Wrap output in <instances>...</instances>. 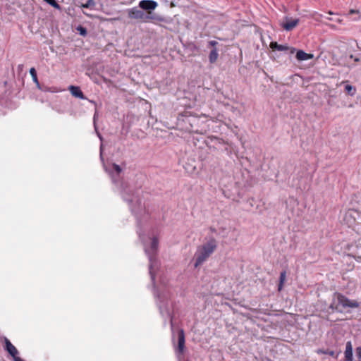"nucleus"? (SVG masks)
<instances>
[{
  "label": "nucleus",
  "instance_id": "f257e3e1",
  "mask_svg": "<svg viewBox=\"0 0 361 361\" xmlns=\"http://www.w3.org/2000/svg\"><path fill=\"white\" fill-rule=\"evenodd\" d=\"M216 247L217 242L213 238L200 245L195 254V267H197L203 264L214 253Z\"/></svg>",
  "mask_w": 361,
  "mask_h": 361
},
{
  "label": "nucleus",
  "instance_id": "f03ea898",
  "mask_svg": "<svg viewBox=\"0 0 361 361\" xmlns=\"http://www.w3.org/2000/svg\"><path fill=\"white\" fill-rule=\"evenodd\" d=\"M359 304L355 300H350L348 298L344 296L341 293H335L334 295V298L331 304L330 305V308L333 310H336L338 311H341L340 307L346 308L351 307L355 308L357 307Z\"/></svg>",
  "mask_w": 361,
  "mask_h": 361
},
{
  "label": "nucleus",
  "instance_id": "7ed1b4c3",
  "mask_svg": "<svg viewBox=\"0 0 361 361\" xmlns=\"http://www.w3.org/2000/svg\"><path fill=\"white\" fill-rule=\"evenodd\" d=\"M171 330H172V340L173 342H176L175 350L176 356L178 360H180V329L178 325H176L174 317L171 319Z\"/></svg>",
  "mask_w": 361,
  "mask_h": 361
},
{
  "label": "nucleus",
  "instance_id": "20e7f679",
  "mask_svg": "<svg viewBox=\"0 0 361 361\" xmlns=\"http://www.w3.org/2000/svg\"><path fill=\"white\" fill-rule=\"evenodd\" d=\"M128 17L131 19L140 20L142 21H146L149 18L144 11L138 9L137 7L132 8L128 11Z\"/></svg>",
  "mask_w": 361,
  "mask_h": 361
},
{
  "label": "nucleus",
  "instance_id": "39448f33",
  "mask_svg": "<svg viewBox=\"0 0 361 361\" xmlns=\"http://www.w3.org/2000/svg\"><path fill=\"white\" fill-rule=\"evenodd\" d=\"M300 20L298 18H293L286 17L280 25L286 31H290L298 26Z\"/></svg>",
  "mask_w": 361,
  "mask_h": 361
},
{
  "label": "nucleus",
  "instance_id": "423d86ee",
  "mask_svg": "<svg viewBox=\"0 0 361 361\" xmlns=\"http://www.w3.org/2000/svg\"><path fill=\"white\" fill-rule=\"evenodd\" d=\"M4 348L13 357L14 361L16 358L20 357L18 355V350L7 338H4Z\"/></svg>",
  "mask_w": 361,
  "mask_h": 361
},
{
  "label": "nucleus",
  "instance_id": "0eeeda50",
  "mask_svg": "<svg viewBox=\"0 0 361 361\" xmlns=\"http://www.w3.org/2000/svg\"><path fill=\"white\" fill-rule=\"evenodd\" d=\"M157 6V2L152 0H142L139 3V6L144 10H154Z\"/></svg>",
  "mask_w": 361,
  "mask_h": 361
},
{
  "label": "nucleus",
  "instance_id": "6e6552de",
  "mask_svg": "<svg viewBox=\"0 0 361 361\" xmlns=\"http://www.w3.org/2000/svg\"><path fill=\"white\" fill-rule=\"evenodd\" d=\"M68 90L73 97L80 98L81 99H86L84 94L82 93V92L78 86L71 85L68 87Z\"/></svg>",
  "mask_w": 361,
  "mask_h": 361
},
{
  "label": "nucleus",
  "instance_id": "1a4fd4ad",
  "mask_svg": "<svg viewBox=\"0 0 361 361\" xmlns=\"http://www.w3.org/2000/svg\"><path fill=\"white\" fill-rule=\"evenodd\" d=\"M314 57V55L312 54H307L302 50H299L296 53V59L298 61H306L311 59Z\"/></svg>",
  "mask_w": 361,
  "mask_h": 361
},
{
  "label": "nucleus",
  "instance_id": "9d476101",
  "mask_svg": "<svg viewBox=\"0 0 361 361\" xmlns=\"http://www.w3.org/2000/svg\"><path fill=\"white\" fill-rule=\"evenodd\" d=\"M344 358H353V345L351 341H348L345 345Z\"/></svg>",
  "mask_w": 361,
  "mask_h": 361
},
{
  "label": "nucleus",
  "instance_id": "9b49d317",
  "mask_svg": "<svg viewBox=\"0 0 361 361\" xmlns=\"http://www.w3.org/2000/svg\"><path fill=\"white\" fill-rule=\"evenodd\" d=\"M270 47L272 49H277L278 51H286V50L289 49V47L288 46L279 44L276 42H271Z\"/></svg>",
  "mask_w": 361,
  "mask_h": 361
},
{
  "label": "nucleus",
  "instance_id": "f8f14e48",
  "mask_svg": "<svg viewBox=\"0 0 361 361\" xmlns=\"http://www.w3.org/2000/svg\"><path fill=\"white\" fill-rule=\"evenodd\" d=\"M219 56L218 51L216 48H214L209 56V59L211 63H214L216 61Z\"/></svg>",
  "mask_w": 361,
  "mask_h": 361
},
{
  "label": "nucleus",
  "instance_id": "ddd939ff",
  "mask_svg": "<svg viewBox=\"0 0 361 361\" xmlns=\"http://www.w3.org/2000/svg\"><path fill=\"white\" fill-rule=\"evenodd\" d=\"M286 279V272L285 271H283L280 274L279 283V286H278L279 291H281L283 289Z\"/></svg>",
  "mask_w": 361,
  "mask_h": 361
},
{
  "label": "nucleus",
  "instance_id": "4468645a",
  "mask_svg": "<svg viewBox=\"0 0 361 361\" xmlns=\"http://www.w3.org/2000/svg\"><path fill=\"white\" fill-rule=\"evenodd\" d=\"M30 74L32 78V80L33 82L37 85L39 86V82L38 81V78H37V72H36V70L35 68H31L30 69Z\"/></svg>",
  "mask_w": 361,
  "mask_h": 361
},
{
  "label": "nucleus",
  "instance_id": "2eb2a0df",
  "mask_svg": "<svg viewBox=\"0 0 361 361\" xmlns=\"http://www.w3.org/2000/svg\"><path fill=\"white\" fill-rule=\"evenodd\" d=\"M345 90L348 94L352 96L354 95L356 92L355 88L350 85H346L345 86Z\"/></svg>",
  "mask_w": 361,
  "mask_h": 361
},
{
  "label": "nucleus",
  "instance_id": "dca6fc26",
  "mask_svg": "<svg viewBox=\"0 0 361 361\" xmlns=\"http://www.w3.org/2000/svg\"><path fill=\"white\" fill-rule=\"evenodd\" d=\"M159 245V241L157 238H153L151 243V250L154 252L157 251Z\"/></svg>",
  "mask_w": 361,
  "mask_h": 361
},
{
  "label": "nucleus",
  "instance_id": "f3484780",
  "mask_svg": "<svg viewBox=\"0 0 361 361\" xmlns=\"http://www.w3.org/2000/svg\"><path fill=\"white\" fill-rule=\"evenodd\" d=\"M76 30L77 31L79 32V34L82 36H86L87 35V29L82 26V25H78L77 27H76Z\"/></svg>",
  "mask_w": 361,
  "mask_h": 361
},
{
  "label": "nucleus",
  "instance_id": "a211bd4d",
  "mask_svg": "<svg viewBox=\"0 0 361 361\" xmlns=\"http://www.w3.org/2000/svg\"><path fill=\"white\" fill-rule=\"evenodd\" d=\"M55 8L60 9L59 4L55 0H44Z\"/></svg>",
  "mask_w": 361,
  "mask_h": 361
},
{
  "label": "nucleus",
  "instance_id": "6ab92c4d",
  "mask_svg": "<svg viewBox=\"0 0 361 361\" xmlns=\"http://www.w3.org/2000/svg\"><path fill=\"white\" fill-rule=\"evenodd\" d=\"M166 1H169V5L171 8H174L178 6L180 0H166Z\"/></svg>",
  "mask_w": 361,
  "mask_h": 361
},
{
  "label": "nucleus",
  "instance_id": "aec40b11",
  "mask_svg": "<svg viewBox=\"0 0 361 361\" xmlns=\"http://www.w3.org/2000/svg\"><path fill=\"white\" fill-rule=\"evenodd\" d=\"M112 166H113V169L116 171V173L118 174H119L121 172V168L120 167L119 165H118L116 164H113Z\"/></svg>",
  "mask_w": 361,
  "mask_h": 361
},
{
  "label": "nucleus",
  "instance_id": "412c9836",
  "mask_svg": "<svg viewBox=\"0 0 361 361\" xmlns=\"http://www.w3.org/2000/svg\"><path fill=\"white\" fill-rule=\"evenodd\" d=\"M356 354L357 360H361V347H358L356 348Z\"/></svg>",
  "mask_w": 361,
  "mask_h": 361
},
{
  "label": "nucleus",
  "instance_id": "4be33fe9",
  "mask_svg": "<svg viewBox=\"0 0 361 361\" xmlns=\"http://www.w3.org/2000/svg\"><path fill=\"white\" fill-rule=\"evenodd\" d=\"M92 4H93V1L89 0V1H87V2L86 4H82V6L84 8H89Z\"/></svg>",
  "mask_w": 361,
  "mask_h": 361
},
{
  "label": "nucleus",
  "instance_id": "5701e85b",
  "mask_svg": "<svg viewBox=\"0 0 361 361\" xmlns=\"http://www.w3.org/2000/svg\"><path fill=\"white\" fill-rule=\"evenodd\" d=\"M217 44H218V42L216 41H214V40H212V41L209 42V45L210 47H214V48H215V47L216 46Z\"/></svg>",
  "mask_w": 361,
  "mask_h": 361
},
{
  "label": "nucleus",
  "instance_id": "b1692460",
  "mask_svg": "<svg viewBox=\"0 0 361 361\" xmlns=\"http://www.w3.org/2000/svg\"><path fill=\"white\" fill-rule=\"evenodd\" d=\"M357 13H358V11H356V10H354V9H351V10L350 11V14Z\"/></svg>",
  "mask_w": 361,
  "mask_h": 361
},
{
  "label": "nucleus",
  "instance_id": "393cba45",
  "mask_svg": "<svg viewBox=\"0 0 361 361\" xmlns=\"http://www.w3.org/2000/svg\"><path fill=\"white\" fill-rule=\"evenodd\" d=\"M344 361H353V358H344Z\"/></svg>",
  "mask_w": 361,
  "mask_h": 361
},
{
  "label": "nucleus",
  "instance_id": "a878e982",
  "mask_svg": "<svg viewBox=\"0 0 361 361\" xmlns=\"http://www.w3.org/2000/svg\"><path fill=\"white\" fill-rule=\"evenodd\" d=\"M295 48H291L290 52H291L292 54H293V53L295 52Z\"/></svg>",
  "mask_w": 361,
  "mask_h": 361
},
{
  "label": "nucleus",
  "instance_id": "bb28decb",
  "mask_svg": "<svg viewBox=\"0 0 361 361\" xmlns=\"http://www.w3.org/2000/svg\"><path fill=\"white\" fill-rule=\"evenodd\" d=\"M181 342H182V344L184 342V338H183V335L182 334V340H181Z\"/></svg>",
  "mask_w": 361,
  "mask_h": 361
},
{
  "label": "nucleus",
  "instance_id": "cd10ccee",
  "mask_svg": "<svg viewBox=\"0 0 361 361\" xmlns=\"http://www.w3.org/2000/svg\"><path fill=\"white\" fill-rule=\"evenodd\" d=\"M329 354H330L331 355H334V352L332 351V352H331Z\"/></svg>",
  "mask_w": 361,
  "mask_h": 361
},
{
  "label": "nucleus",
  "instance_id": "c85d7f7f",
  "mask_svg": "<svg viewBox=\"0 0 361 361\" xmlns=\"http://www.w3.org/2000/svg\"><path fill=\"white\" fill-rule=\"evenodd\" d=\"M357 361H361V360H357Z\"/></svg>",
  "mask_w": 361,
  "mask_h": 361
}]
</instances>
